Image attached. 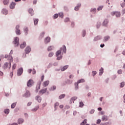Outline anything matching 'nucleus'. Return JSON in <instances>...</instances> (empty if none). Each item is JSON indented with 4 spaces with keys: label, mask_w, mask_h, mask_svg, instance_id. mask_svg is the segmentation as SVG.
Masks as SVG:
<instances>
[{
    "label": "nucleus",
    "mask_w": 125,
    "mask_h": 125,
    "mask_svg": "<svg viewBox=\"0 0 125 125\" xmlns=\"http://www.w3.org/2000/svg\"><path fill=\"white\" fill-rule=\"evenodd\" d=\"M63 49L62 48H61L60 49V50H58L56 53V56L57 58V60H61V59H62V56H60V57H58L59 56V55H61V50H62Z\"/></svg>",
    "instance_id": "1"
},
{
    "label": "nucleus",
    "mask_w": 125,
    "mask_h": 125,
    "mask_svg": "<svg viewBox=\"0 0 125 125\" xmlns=\"http://www.w3.org/2000/svg\"><path fill=\"white\" fill-rule=\"evenodd\" d=\"M3 69H7L8 68L9 69H10L11 68V62H5L4 65L2 66Z\"/></svg>",
    "instance_id": "2"
},
{
    "label": "nucleus",
    "mask_w": 125,
    "mask_h": 125,
    "mask_svg": "<svg viewBox=\"0 0 125 125\" xmlns=\"http://www.w3.org/2000/svg\"><path fill=\"white\" fill-rule=\"evenodd\" d=\"M20 28V26L17 25L16 26V34L18 35H21V31H20V29L19 28Z\"/></svg>",
    "instance_id": "3"
},
{
    "label": "nucleus",
    "mask_w": 125,
    "mask_h": 125,
    "mask_svg": "<svg viewBox=\"0 0 125 125\" xmlns=\"http://www.w3.org/2000/svg\"><path fill=\"white\" fill-rule=\"evenodd\" d=\"M14 43L15 46H18V45H19V38L18 37L15 38Z\"/></svg>",
    "instance_id": "4"
},
{
    "label": "nucleus",
    "mask_w": 125,
    "mask_h": 125,
    "mask_svg": "<svg viewBox=\"0 0 125 125\" xmlns=\"http://www.w3.org/2000/svg\"><path fill=\"white\" fill-rule=\"evenodd\" d=\"M84 83V79H82L79 80L78 81V83H75V88H76V89H78V87H79V84H78V83Z\"/></svg>",
    "instance_id": "5"
},
{
    "label": "nucleus",
    "mask_w": 125,
    "mask_h": 125,
    "mask_svg": "<svg viewBox=\"0 0 125 125\" xmlns=\"http://www.w3.org/2000/svg\"><path fill=\"white\" fill-rule=\"evenodd\" d=\"M5 58H8V60H9V62H10V63L13 61V58L10 55H5Z\"/></svg>",
    "instance_id": "6"
},
{
    "label": "nucleus",
    "mask_w": 125,
    "mask_h": 125,
    "mask_svg": "<svg viewBox=\"0 0 125 125\" xmlns=\"http://www.w3.org/2000/svg\"><path fill=\"white\" fill-rule=\"evenodd\" d=\"M33 83H34V81L31 79L29 80L27 83V86H28V87H31V86L33 85Z\"/></svg>",
    "instance_id": "7"
},
{
    "label": "nucleus",
    "mask_w": 125,
    "mask_h": 125,
    "mask_svg": "<svg viewBox=\"0 0 125 125\" xmlns=\"http://www.w3.org/2000/svg\"><path fill=\"white\" fill-rule=\"evenodd\" d=\"M112 15H115L117 17H121V12H114L111 13Z\"/></svg>",
    "instance_id": "8"
},
{
    "label": "nucleus",
    "mask_w": 125,
    "mask_h": 125,
    "mask_svg": "<svg viewBox=\"0 0 125 125\" xmlns=\"http://www.w3.org/2000/svg\"><path fill=\"white\" fill-rule=\"evenodd\" d=\"M109 23V20L108 19H105L103 22V26H104V27H106Z\"/></svg>",
    "instance_id": "9"
},
{
    "label": "nucleus",
    "mask_w": 125,
    "mask_h": 125,
    "mask_svg": "<svg viewBox=\"0 0 125 125\" xmlns=\"http://www.w3.org/2000/svg\"><path fill=\"white\" fill-rule=\"evenodd\" d=\"M18 76H21L23 74V68H21L18 70Z\"/></svg>",
    "instance_id": "10"
},
{
    "label": "nucleus",
    "mask_w": 125,
    "mask_h": 125,
    "mask_svg": "<svg viewBox=\"0 0 125 125\" xmlns=\"http://www.w3.org/2000/svg\"><path fill=\"white\" fill-rule=\"evenodd\" d=\"M25 51L26 54L30 53L31 52V48L29 46L26 47Z\"/></svg>",
    "instance_id": "11"
},
{
    "label": "nucleus",
    "mask_w": 125,
    "mask_h": 125,
    "mask_svg": "<svg viewBox=\"0 0 125 125\" xmlns=\"http://www.w3.org/2000/svg\"><path fill=\"white\" fill-rule=\"evenodd\" d=\"M48 84H49V81H45L42 83V85H43V86H44V87H45V86H47V85H48Z\"/></svg>",
    "instance_id": "12"
},
{
    "label": "nucleus",
    "mask_w": 125,
    "mask_h": 125,
    "mask_svg": "<svg viewBox=\"0 0 125 125\" xmlns=\"http://www.w3.org/2000/svg\"><path fill=\"white\" fill-rule=\"evenodd\" d=\"M30 95H31L30 92L29 91H26V93L24 94L23 96L24 97H29Z\"/></svg>",
    "instance_id": "13"
},
{
    "label": "nucleus",
    "mask_w": 125,
    "mask_h": 125,
    "mask_svg": "<svg viewBox=\"0 0 125 125\" xmlns=\"http://www.w3.org/2000/svg\"><path fill=\"white\" fill-rule=\"evenodd\" d=\"M46 92V88L42 89L39 92V94H43V93H45Z\"/></svg>",
    "instance_id": "14"
},
{
    "label": "nucleus",
    "mask_w": 125,
    "mask_h": 125,
    "mask_svg": "<svg viewBox=\"0 0 125 125\" xmlns=\"http://www.w3.org/2000/svg\"><path fill=\"white\" fill-rule=\"evenodd\" d=\"M16 4H15V2H12V3H11L10 5V7L11 9H13V8H14V7H15V5Z\"/></svg>",
    "instance_id": "15"
},
{
    "label": "nucleus",
    "mask_w": 125,
    "mask_h": 125,
    "mask_svg": "<svg viewBox=\"0 0 125 125\" xmlns=\"http://www.w3.org/2000/svg\"><path fill=\"white\" fill-rule=\"evenodd\" d=\"M102 121H105L106 122V121H108V117L107 116H106L105 115H104V116H103L102 117Z\"/></svg>",
    "instance_id": "16"
},
{
    "label": "nucleus",
    "mask_w": 125,
    "mask_h": 125,
    "mask_svg": "<svg viewBox=\"0 0 125 125\" xmlns=\"http://www.w3.org/2000/svg\"><path fill=\"white\" fill-rule=\"evenodd\" d=\"M50 42V37H46L44 40L45 43H48Z\"/></svg>",
    "instance_id": "17"
},
{
    "label": "nucleus",
    "mask_w": 125,
    "mask_h": 125,
    "mask_svg": "<svg viewBox=\"0 0 125 125\" xmlns=\"http://www.w3.org/2000/svg\"><path fill=\"white\" fill-rule=\"evenodd\" d=\"M24 32L25 33V35H28V32H29V29H28V27H24L23 28Z\"/></svg>",
    "instance_id": "18"
},
{
    "label": "nucleus",
    "mask_w": 125,
    "mask_h": 125,
    "mask_svg": "<svg viewBox=\"0 0 125 125\" xmlns=\"http://www.w3.org/2000/svg\"><path fill=\"white\" fill-rule=\"evenodd\" d=\"M36 99L38 101V102L40 103L42 101V98L40 96H37L36 97Z\"/></svg>",
    "instance_id": "19"
},
{
    "label": "nucleus",
    "mask_w": 125,
    "mask_h": 125,
    "mask_svg": "<svg viewBox=\"0 0 125 125\" xmlns=\"http://www.w3.org/2000/svg\"><path fill=\"white\" fill-rule=\"evenodd\" d=\"M99 40H101V36H98L97 37H96L94 39V41L95 42H96V41H99Z\"/></svg>",
    "instance_id": "20"
},
{
    "label": "nucleus",
    "mask_w": 125,
    "mask_h": 125,
    "mask_svg": "<svg viewBox=\"0 0 125 125\" xmlns=\"http://www.w3.org/2000/svg\"><path fill=\"white\" fill-rule=\"evenodd\" d=\"M28 12L31 14V16L34 15V11L33 10V9H29L28 10Z\"/></svg>",
    "instance_id": "21"
},
{
    "label": "nucleus",
    "mask_w": 125,
    "mask_h": 125,
    "mask_svg": "<svg viewBox=\"0 0 125 125\" xmlns=\"http://www.w3.org/2000/svg\"><path fill=\"white\" fill-rule=\"evenodd\" d=\"M2 13H3V14H4L5 15H6V14H7L8 13L7 10H6V9H3L2 11Z\"/></svg>",
    "instance_id": "22"
},
{
    "label": "nucleus",
    "mask_w": 125,
    "mask_h": 125,
    "mask_svg": "<svg viewBox=\"0 0 125 125\" xmlns=\"http://www.w3.org/2000/svg\"><path fill=\"white\" fill-rule=\"evenodd\" d=\"M17 65L16 64V63H14L12 66V71H14L15 69H16V67H17Z\"/></svg>",
    "instance_id": "23"
},
{
    "label": "nucleus",
    "mask_w": 125,
    "mask_h": 125,
    "mask_svg": "<svg viewBox=\"0 0 125 125\" xmlns=\"http://www.w3.org/2000/svg\"><path fill=\"white\" fill-rule=\"evenodd\" d=\"M77 99H78V97H72L70 100V103H72L73 101H75V100H77Z\"/></svg>",
    "instance_id": "24"
},
{
    "label": "nucleus",
    "mask_w": 125,
    "mask_h": 125,
    "mask_svg": "<svg viewBox=\"0 0 125 125\" xmlns=\"http://www.w3.org/2000/svg\"><path fill=\"white\" fill-rule=\"evenodd\" d=\"M9 3V0H3V4L4 5H7Z\"/></svg>",
    "instance_id": "25"
},
{
    "label": "nucleus",
    "mask_w": 125,
    "mask_h": 125,
    "mask_svg": "<svg viewBox=\"0 0 125 125\" xmlns=\"http://www.w3.org/2000/svg\"><path fill=\"white\" fill-rule=\"evenodd\" d=\"M68 67H69L68 65H65L61 68V71H65V70L68 69Z\"/></svg>",
    "instance_id": "26"
},
{
    "label": "nucleus",
    "mask_w": 125,
    "mask_h": 125,
    "mask_svg": "<svg viewBox=\"0 0 125 125\" xmlns=\"http://www.w3.org/2000/svg\"><path fill=\"white\" fill-rule=\"evenodd\" d=\"M100 72H99V75H102L103 73H104V69L103 68L101 67V69L99 70Z\"/></svg>",
    "instance_id": "27"
},
{
    "label": "nucleus",
    "mask_w": 125,
    "mask_h": 125,
    "mask_svg": "<svg viewBox=\"0 0 125 125\" xmlns=\"http://www.w3.org/2000/svg\"><path fill=\"white\" fill-rule=\"evenodd\" d=\"M26 44L25 42H24L23 43H22L21 44V48H24V47L26 46Z\"/></svg>",
    "instance_id": "28"
},
{
    "label": "nucleus",
    "mask_w": 125,
    "mask_h": 125,
    "mask_svg": "<svg viewBox=\"0 0 125 125\" xmlns=\"http://www.w3.org/2000/svg\"><path fill=\"white\" fill-rule=\"evenodd\" d=\"M34 25H38V23H39V19H34Z\"/></svg>",
    "instance_id": "29"
},
{
    "label": "nucleus",
    "mask_w": 125,
    "mask_h": 125,
    "mask_svg": "<svg viewBox=\"0 0 125 125\" xmlns=\"http://www.w3.org/2000/svg\"><path fill=\"white\" fill-rule=\"evenodd\" d=\"M42 84V83H39L37 85V87H36V88L37 89V90H39V89H41V84Z\"/></svg>",
    "instance_id": "30"
},
{
    "label": "nucleus",
    "mask_w": 125,
    "mask_h": 125,
    "mask_svg": "<svg viewBox=\"0 0 125 125\" xmlns=\"http://www.w3.org/2000/svg\"><path fill=\"white\" fill-rule=\"evenodd\" d=\"M90 12H92V13H95L96 12V8H91L90 10Z\"/></svg>",
    "instance_id": "31"
},
{
    "label": "nucleus",
    "mask_w": 125,
    "mask_h": 125,
    "mask_svg": "<svg viewBox=\"0 0 125 125\" xmlns=\"http://www.w3.org/2000/svg\"><path fill=\"white\" fill-rule=\"evenodd\" d=\"M80 7H81V4H79L77 6L75 7V10H76V11H78V10H79V8H80Z\"/></svg>",
    "instance_id": "32"
},
{
    "label": "nucleus",
    "mask_w": 125,
    "mask_h": 125,
    "mask_svg": "<svg viewBox=\"0 0 125 125\" xmlns=\"http://www.w3.org/2000/svg\"><path fill=\"white\" fill-rule=\"evenodd\" d=\"M52 49H53V46H49L47 48L48 51H51V50H52Z\"/></svg>",
    "instance_id": "33"
},
{
    "label": "nucleus",
    "mask_w": 125,
    "mask_h": 125,
    "mask_svg": "<svg viewBox=\"0 0 125 125\" xmlns=\"http://www.w3.org/2000/svg\"><path fill=\"white\" fill-rule=\"evenodd\" d=\"M39 108H40V106H37L36 107H35L34 108L32 109V111L33 112H36L37 111V110L39 109Z\"/></svg>",
    "instance_id": "34"
},
{
    "label": "nucleus",
    "mask_w": 125,
    "mask_h": 125,
    "mask_svg": "<svg viewBox=\"0 0 125 125\" xmlns=\"http://www.w3.org/2000/svg\"><path fill=\"white\" fill-rule=\"evenodd\" d=\"M59 17H61V18H63V17H64V13L63 12L60 13Z\"/></svg>",
    "instance_id": "35"
},
{
    "label": "nucleus",
    "mask_w": 125,
    "mask_h": 125,
    "mask_svg": "<svg viewBox=\"0 0 125 125\" xmlns=\"http://www.w3.org/2000/svg\"><path fill=\"white\" fill-rule=\"evenodd\" d=\"M18 122L19 124H22L24 122V120L23 119H19Z\"/></svg>",
    "instance_id": "36"
},
{
    "label": "nucleus",
    "mask_w": 125,
    "mask_h": 125,
    "mask_svg": "<svg viewBox=\"0 0 125 125\" xmlns=\"http://www.w3.org/2000/svg\"><path fill=\"white\" fill-rule=\"evenodd\" d=\"M15 106H16V103H15L12 104L11 105V107L12 109H14V108H15Z\"/></svg>",
    "instance_id": "37"
},
{
    "label": "nucleus",
    "mask_w": 125,
    "mask_h": 125,
    "mask_svg": "<svg viewBox=\"0 0 125 125\" xmlns=\"http://www.w3.org/2000/svg\"><path fill=\"white\" fill-rule=\"evenodd\" d=\"M65 97V94H63L61 95L59 97V99H62V98H64Z\"/></svg>",
    "instance_id": "38"
},
{
    "label": "nucleus",
    "mask_w": 125,
    "mask_h": 125,
    "mask_svg": "<svg viewBox=\"0 0 125 125\" xmlns=\"http://www.w3.org/2000/svg\"><path fill=\"white\" fill-rule=\"evenodd\" d=\"M87 122V120L86 119H85L83 122L81 124V125H84L85 124H86Z\"/></svg>",
    "instance_id": "39"
},
{
    "label": "nucleus",
    "mask_w": 125,
    "mask_h": 125,
    "mask_svg": "<svg viewBox=\"0 0 125 125\" xmlns=\"http://www.w3.org/2000/svg\"><path fill=\"white\" fill-rule=\"evenodd\" d=\"M44 36V32H42L41 33L40 36V39H42L43 38V36Z\"/></svg>",
    "instance_id": "40"
},
{
    "label": "nucleus",
    "mask_w": 125,
    "mask_h": 125,
    "mask_svg": "<svg viewBox=\"0 0 125 125\" xmlns=\"http://www.w3.org/2000/svg\"><path fill=\"white\" fill-rule=\"evenodd\" d=\"M4 113H5V114H6L7 115L8 114H9V109H5L4 110Z\"/></svg>",
    "instance_id": "41"
},
{
    "label": "nucleus",
    "mask_w": 125,
    "mask_h": 125,
    "mask_svg": "<svg viewBox=\"0 0 125 125\" xmlns=\"http://www.w3.org/2000/svg\"><path fill=\"white\" fill-rule=\"evenodd\" d=\"M104 39L105 42H107V41H108L110 39V37L107 36L105 37Z\"/></svg>",
    "instance_id": "42"
},
{
    "label": "nucleus",
    "mask_w": 125,
    "mask_h": 125,
    "mask_svg": "<svg viewBox=\"0 0 125 125\" xmlns=\"http://www.w3.org/2000/svg\"><path fill=\"white\" fill-rule=\"evenodd\" d=\"M59 106V103H56L54 104L55 107V110H56V107Z\"/></svg>",
    "instance_id": "43"
},
{
    "label": "nucleus",
    "mask_w": 125,
    "mask_h": 125,
    "mask_svg": "<svg viewBox=\"0 0 125 125\" xmlns=\"http://www.w3.org/2000/svg\"><path fill=\"white\" fill-rule=\"evenodd\" d=\"M102 8H103V6H100L97 8L98 11H99L100 10H102Z\"/></svg>",
    "instance_id": "44"
},
{
    "label": "nucleus",
    "mask_w": 125,
    "mask_h": 125,
    "mask_svg": "<svg viewBox=\"0 0 125 125\" xmlns=\"http://www.w3.org/2000/svg\"><path fill=\"white\" fill-rule=\"evenodd\" d=\"M101 25V23H100V22H98L97 24V28H100V26Z\"/></svg>",
    "instance_id": "45"
},
{
    "label": "nucleus",
    "mask_w": 125,
    "mask_h": 125,
    "mask_svg": "<svg viewBox=\"0 0 125 125\" xmlns=\"http://www.w3.org/2000/svg\"><path fill=\"white\" fill-rule=\"evenodd\" d=\"M55 89H56V86H53L52 87H51V90H55Z\"/></svg>",
    "instance_id": "46"
},
{
    "label": "nucleus",
    "mask_w": 125,
    "mask_h": 125,
    "mask_svg": "<svg viewBox=\"0 0 125 125\" xmlns=\"http://www.w3.org/2000/svg\"><path fill=\"white\" fill-rule=\"evenodd\" d=\"M58 16H59V15H58L57 14H55L54 16V19H56V18H58Z\"/></svg>",
    "instance_id": "47"
},
{
    "label": "nucleus",
    "mask_w": 125,
    "mask_h": 125,
    "mask_svg": "<svg viewBox=\"0 0 125 125\" xmlns=\"http://www.w3.org/2000/svg\"><path fill=\"white\" fill-rule=\"evenodd\" d=\"M70 21V19L66 18L64 19V22H69Z\"/></svg>",
    "instance_id": "48"
},
{
    "label": "nucleus",
    "mask_w": 125,
    "mask_h": 125,
    "mask_svg": "<svg viewBox=\"0 0 125 125\" xmlns=\"http://www.w3.org/2000/svg\"><path fill=\"white\" fill-rule=\"evenodd\" d=\"M120 86H121V87H124V86H125V82H122L121 83Z\"/></svg>",
    "instance_id": "49"
},
{
    "label": "nucleus",
    "mask_w": 125,
    "mask_h": 125,
    "mask_svg": "<svg viewBox=\"0 0 125 125\" xmlns=\"http://www.w3.org/2000/svg\"><path fill=\"white\" fill-rule=\"evenodd\" d=\"M53 54H54L53 52H50L49 54V57H52V56H53Z\"/></svg>",
    "instance_id": "50"
},
{
    "label": "nucleus",
    "mask_w": 125,
    "mask_h": 125,
    "mask_svg": "<svg viewBox=\"0 0 125 125\" xmlns=\"http://www.w3.org/2000/svg\"><path fill=\"white\" fill-rule=\"evenodd\" d=\"M63 53H66V51L67 50V49H66V46H63Z\"/></svg>",
    "instance_id": "51"
},
{
    "label": "nucleus",
    "mask_w": 125,
    "mask_h": 125,
    "mask_svg": "<svg viewBox=\"0 0 125 125\" xmlns=\"http://www.w3.org/2000/svg\"><path fill=\"white\" fill-rule=\"evenodd\" d=\"M46 105H47V104L46 103H44L42 104V107L43 108H44V107H45V106H46Z\"/></svg>",
    "instance_id": "52"
},
{
    "label": "nucleus",
    "mask_w": 125,
    "mask_h": 125,
    "mask_svg": "<svg viewBox=\"0 0 125 125\" xmlns=\"http://www.w3.org/2000/svg\"><path fill=\"white\" fill-rule=\"evenodd\" d=\"M83 102H80V107H83Z\"/></svg>",
    "instance_id": "53"
},
{
    "label": "nucleus",
    "mask_w": 125,
    "mask_h": 125,
    "mask_svg": "<svg viewBox=\"0 0 125 125\" xmlns=\"http://www.w3.org/2000/svg\"><path fill=\"white\" fill-rule=\"evenodd\" d=\"M121 6H122V7H125V2H123L121 4Z\"/></svg>",
    "instance_id": "54"
},
{
    "label": "nucleus",
    "mask_w": 125,
    "mask_h": 125,
    "mask_svg": "<svg viewBox=\"0 0 125 125\" xmlns=\"http://www.w3.org/2000/svg\"><path fill=\"white\" fill-rule=\"evenodd\" d=\"M10 76L11 77V78H12V77H13V71H12V72H10Z\"/></svg>",
    "instance_id": "55"
},
{
    "label": "nucleus",
    "mask_w": 125,
    "mask_h": 125,
    "mask_svg": "<svg viewBox=\"0 0 125 125\" xmlns=\"http://www.w3.org/2000/svg\"><path fill=\"white\" fill-rule=\"evenodd\" d=\"M122 73H123V70H122V69H120L118 71V73L119 74H122Z\"/></svg>",
    "instance_id": "56"
},
{
    "label": "nucleus",
    "mask_w": 125,
    "mask_h": 125,
    "mask_svg": "<svg viewBox=\"0 0 125 125\" xmlns=\"http://www.w3.org/2000/svg\"><path fill=\"white\" fill-rule=\"evenodd\" d=\"M100 123H101V120L98 119V120L97 121V124L98 125H99V124H100Z\"/></svg>",
    "instance_id": "57"
},
{
    "label": "nucleus",
    "mask_w": 125,
    "mask_h": 125,
    "mask_svg": "<svg viewBox=\"0 0 125 125\" xmlns=\"http://www.w3.org/2000/svg\"><path fill=\"white\" fill-rule=\"evenodd\" d=\"M85 31L83 30V37H85Z\"/></svg>",
    "instance_id": "58"
},
{
    "label": "nucleus",
    "mask_w": 125,
    "mask_h": 125,
    "mask_svg": "<svg viewBox=\"0 0 125 125\" xmlns=\"http://www.w3.org/2000/svg\"><path fill=\"white\" fill-rule=\"evenodd\" d=\"M41 81H42V82H43V79H44V75H42V76L41 77Z\"/></svg>",
    "instance_id": "59"
},
{
    "label": "nucleus",
    "mask_w": 125,
    "mask_h": 125,
    "mask_svg": "<svg viewBox=\"0 0 125 125\" xmlns=\"http://www.w3.org/2000/svg\"><path fill=\"white\" fill-rule=\"evenodd\" d=\"M31 105H32V102H29L27 104V106H31Z\"/></svg>",
    "instance_id": "60"
},
{
    "label": "nucleus",
    "mask_w": 125,
    "mask_h": 125,
    "mask_svg": "<svg viewBox=\"0 0 125 125\" xmlns=\"http://www.w3.org/2000/svg\"><path fill=\"white\" fill-rule=\"evenodd\" d=\"M94 76H95V75H96V74H97V72L96 71H93L92 72Z\"/></svg>",
    "instance_id": "61"
},
{
    "label": "nucleus",
    "mask_w": 125,
    "mask_h": 125,
    "mask_svg": "<svg viewBox=\"0 0 125 125\" xmlns=\"http://www.w3.org/2000/svg\"><path fill=\"white\" fill-rule=\"evenodd\" d=\"M122 13H123V14H125V9H123Z\"/></svg>",
    "instance_id": "62"
},
{
    "label": "nucleus",
    "mask_w": 125,
    "mask_h": 125,
    "mask_svg": "<svg viewBox=\"0 0 125 125\" xmlns=\"http://www.w3.org/2000/svg\"><path fill=\"white\" fill-rule=\"evenodd\" d=\"M37 0H34V1H33V4H36L37 3Z\"/></svg>",
    "instance_id": "63"
},
{
    "label": "nucleus",
    "mask_w": 125,
    "mask_h": 125,
    "mask_svg": "<svg viewBox=\"0 0 125 125\" xmlns=\"http://www.w3.org/2000/svg\"><path fill=\"white\" fill-rule=\"evenodd\" d=\"M60 108H61V109H62V108H63V107H64V105H60Z\"/></svg>",
    "instance_id": "64"
}]
</instances>
